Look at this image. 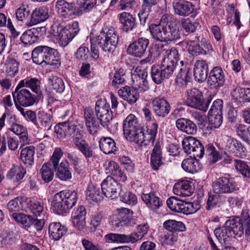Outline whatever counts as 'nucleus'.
I'll return each instance as SVG.
<instances>
[{"label": "nucleus", "mask_w": 250, "mask_h": 250, "mask_svg": "<svg viewBox=\"0 0 250 250\" xmlns=\"http://www.w3.org/2000/svg\"><path fill=\"white\" fill-rule=\"evenodd\" d=\"M78 198L77 192L75 190L61 191L54 195L51 208L57 214L65 215L75 206Z\"/></svg>", "instance_id": "nucleus-1"}, {"label": "nucleus", "mask_w": 250, "mask_h": 250, "mask_svg": "<svg viewBox=\"0 0 250 250\" xmlns=\"http://www.w3.org/2000/svg\"><path fill=\"white\" fill-rule=\"evenodd\" d=\"M123 127L124 136L127 141L139 146L141 145L143 141V127L135 115H128L124 121Z\"/></svg>", "instance_id": "nucleus-2"}, {"label": "nucleus", "mask_w": 250, "mask_h": 250, "mask_svg": "<svg viewBox=\"0 0 250 250\" xmlns=\"http://www.w3.org/2000/svg\"><path fill=\"white\" fill-rule=\"evenodd\" d=\"M149 227L147 224L137 226V232H133L129 235L120 233H110L104 238L105 243H135L141 240L147 233Z\"/></svg>", "instance_id": "nucleus-3"}, {"label": "nucleus", "mask_w": 250, "mask_h": 250, "mask_svg": "<svg viewBox=\"0 0 250 250\" xmlns=\"http://www.w3.org/2000/svg\"><path fill=\"white\" fill-rule=\"evenodd\" d=\"M58 51L55 48L50 46L39 45L32 50V59L37 64L55 65L59 63L57 58Z\"/></svg>", "instance_id": "nucleus-4"}, {"label": "nucleus", "mask_w": 250, "mask_h": 250, "mask_svg": "<svg viewBox=\"0 0 250 250\" xmlns=\"http://www.w3.org/2000/svg\"><path fill=\"white\" fill-rule=\"evenodd\" d=\"M94 42L105 52H113L116 48L118 37L114 29H109L107 32L101 31L94 38Z\"/></svg>", "instance_id": "nucleus-5"}, {"label": "nucleus", "mask_w": 250, "mask_h": 250, "mask_svg": "<svg viewBox=\"0 0 250 250\" xmlns=\"http://www.w3.org/2000/svg\"><path fill=\"white\" fill-rule=\"evenodd\" d=\"M211 98H204L202 91L194 88L187 91V104L191 107L206 111L211 102Z\"/></svg>", "instance_id": "nucleus-6"}, {"label": "nucleus", "mask_w": 250, "mask_h": 250, "mask_svg": "<svg viewBox=\"0 0 250 250\" xmlns=\"http://www.w3.org/2000/svg\"><path fill=\"white\" fill-rule=\"evenodd\" d=\"M212 188L217 194L231 193L238 189L237 183L229 175L216 178L212 183Z\"/></svg>", "instance_id": "nucleus-7"}, {"label": "nucleus", "mask_w": 250, "mask_h": 250, "mask_svg": "<svg viewBox=\"0 0 250 250\" xmlns=\"http://www.w3.org/2000/svg\"><path fill=\"white\" fill-rule=\"evenodd\" d=\"M167 204L172 211L186 214L194 213L200 208L197 203L184 202L174 197L169 198Z\"/></svg>", "instance_id": "nucleus-8"}, {"label": "nucleus", "mask_w": 250, "mask_h": 250, "mask_svg": "<svg viewBox=\"0 0 250 250\" xmlns=\"http://www.w3.org/2000/svg\"><path fill=\"white\" fill-rule=\"evenodd\" d=\"M118 214L113 216L112 225L116 228L131 227L137 223L136 218L133 217L132 210L125 208L117 209Z\"/></svg>", "instance_id": "nucleus-9"}, {"label": "nucleus", "mask_w": 250, "mask_h": 250, "mask_svg": "<svg viewBox=\"0 0 250 250\" xmlns=\"http://www.w3.org/2000/svg\"><path fill=\"white\" fill-rule=\"evenodd\" d=\"M17 85L14 91L12 92L13 100L17 107L21 106L28 107L33 105L36 103L37 98L27 89L22 88Z\"/></svg>", "instance_id": "nucleus-10"}, {"label": "nucleus", "mask_w": 250, "mask_h": 250, "mask_svg": "<svg viewBox=\"0 0 250 250\" xmlns=\"http://www.w3.org/2000/svg\"><path fill=\"white\" fill-rule=\"evenodd\" d=\"M79 31V23L77 21H74L67 27L61 29L59 33L55 35L57 37L60 46L63 47L66 46Z\"/></svg>", "instance_id": "nucleus-11"}, {"label": "nucleus", "mask_w": 250, "mask_h": 250, "mask_svg": "<svg viewBox=\"0 0 250 250\" xmlns=\"http://www.w3.org/2000/svg\"><path fill=\"white\" fill-rule=\"evenodd\" d=\"M182 146L186 153L192 154L194 157L202 158L204 155V146L201 142L194 137H185L182 141Z\"/></svg>", "instance_id": "nucleus-12"}, {"label": "nucleus", "mask_w": 250, "mask_h": 250, "mask_svg": "<svg viewBox=\"0 0 250 250\" xmlns=\"http://www.w3.org/2000/svg\"><path fill=\"white\" fill-rule=\"evenodd\" d=\"M95 112L100 124L104 127L107 126L112 119V112L110 105L105 100H98L96 103Z\"/></svg>", "instance_id": "nucleus-13"}, {"label": "nucleus", "mask_w": 250, "mask_h": 250, "mask_svg": "<svg viewBox=\"0 0 250 250\" xmlns=\"http://www.w3.org/2000/svg\"><path fill=\"white\" fill-rule=\"evenodd\" d=\"M72 142L81 152L86 159L93 157L94 151L91 146L84 138L83 131H78L76 134L72 135Z\"/></svg>", "instance_id": "nucleus-14"}, {"label": "nucleus", "mask_w": 250, "mask_h": 250, "mask_svg": "<svg viewBox=\"0 0 250 250\" xmlns=\"http://www.w3.org/2000/svg\"><path fill=\"white\" fill-rule=\"evenodd\" d=\"M223 141L226 151L241 158L246 156V148L240 142L229 136H225Z\"/></svg>", "instance_id": "nucleus-15"}, {"label": "nucleus", "mask_w": 250, "mask_h": 250, "mask_svg": "<svg viewBox=\"0 0 250 250\" xmlns=\"http://www.w3.org/2000/svg\"><path fill=\"white\" fill-rule=\"evenodd\" d=\"M102 194L111 199L119 196L120 185L111 176H108L101 183Z\"/></svg>", "instance_id": "nucleus-16"}, {"label": "nucleus", "mask_w": 250, "mask_h": 250, "mask_svg": "<svg viewBox=\"0 0 250 250\" xmlns=\"http://www.w3.org/2000/svg\"><path fill=\"white\" fill-rule=\"evenodd\" d=\"M225 83L224 71L220 66L214 67L209 72L207 83L210 89H218Z\"/></svg>", "instance_id": "nucleus-17"}, {"label": "nucleus", "mask_w": 250, "mask_h": 250, "mask_svg": "<svg viewBox=\"0 0 250 250\" xmlns=\"http://www.w3.org/2000/svg\"><path fill=\"white\" fill-rule=\"evenodd\" d=\"M55 8L59 16L64 19H70L75 15H78L74 2L59 0L56 2Z\"/></svg>", "instance_id": "nucleus-18"}, {"label": "nucleus", "mask_w": 250, "mask_h": 250, "mask_svg": "<svg viewBox=\"0 0 250 250\" xmlns=\"http://www.w3.org/2000/svg\"><path fill=\"white\" fill-rule=\"evenodd\" d=\"M149 44L148 39L143 37L140 38L129 44L127 52L132 56L141 58L146 52Z\"/></svg>", "instance_id": "nucleus-19"}, {"label": "nucleus", "mask_w": 250, "mask_h": 250, "mask_svg": "<svg viewBox=\"0 0 250 250\" xmlns=\"http://www.w3.org/2000/svg\"><path fill=\"white\" fill-rule=\"evenodd\" d=\"M78 131L82 130L77 125L66 121L57 124L54 127V132L59 139H64L67 136L72 134L75 135Z\"/></svg>", "instance_id": "nucleus-20"}, {"label": "nucleus", "mask_w": 250, "mask_h": 250, "mask_svg": "<svg viewBox=\"0 0 250 250\" xmlns=\"http://www.w3.org/2000/svg\"><path fill=\"white\" fill-rule=\"evenodd\" d=\"M152 104L154 112L159 117H165L171 109L169 104L164 98H154L152 101Z\"/></svg>", "instance_id": "nucleus-21"}, {"label": "nucleus", "mask_w": 250, "mask_h": 250, "mask_svg": "<svg viewBox=\"0 0 250 250\" xmlns=\"http://www.w3.org/2000/svg\"><path fill=\"white\" fill-rule=\"evenodd\" d=\"M162 149L160 142H156L150 154V165L153 170H158L164 165Z\"/></svg>", "instance_id": "nucleus-22"}, {"label": "nucleus", "mask_w": 250, "mask_h": 250, "mask_svg": "<svg viewBox=\"0 0 250 250\" xmlns=\"http://www.w3.org/2000/svg\"><path fill=\"white\" fill-rule=\"evenodd\" d=\"M167 18V15H164L161 18L160 23H152L149 27L152 37L160 42H166L165 24H162V22H165Z\"/></svg>", "instance_id": "nucleus-23"}, {"label": "nucleus", "mask_w": 250, "mask_h": 250, "mask_svg": "<svg viewBox=\"0 0 250 250\" xmlns=\"http://www.w3.org/2000/svg\"><path fill=\"white\" fill-rule=\"evenodd\" d=\"M158 51L160 55L163 56L162 61L172 62L174 64H178L179 59V54L177 49L175 47L170 48L167 45L161 44L158 46Z\"/></svg>", "instance_id": "nucleus-24"}, {"label": "nucleus", "mask_w": 250, "mask_h": 250, "mask_svg": "<svg viewBox=\"0 0 250 250\" xmlns=\"http://www.w3.org/2000/svg\"><path fill=\"white\" fill-rule=\"evenodd\" d=\"M146 132H143V141L139 146H146L149 143L154 144L157 133L158 124L156 122L150 121L146 122Z\"/></svg>", "instance_id": "nucleus-25"}, {"label": "nucleus", "mask_w": 250, "mask_h": 250, "mask_svg": "<svg viewBox=\"0 0 250 250\" xmlns=\"http://www.w3.org/2000/svg\"><path fill=\"white\" fill-rule=\"evenodd\" d=\"M49 18L48 9L45 6L36 8L32 12L31 19L27 24L31 26L45 21Z\"/></svg>", "instance_id": "nucleus-26"}, {"label": "nucleus", "mask_w": 250, "mask_h": 250, "mask_svg": "<svg viewBox=\"0 0 250 250\" xmlns=\"http://www.w3.org/2000/svg\"><path fill=\"white\" fill-rule=\"evenodd\" d=\"M191 183L187 180H181L175 183L173 188V193L180 196H189L193 193Z\"/></svg>", "instance_id": "nucleus-27"}, {"label": "nucleus", "mask_w": 250, "mask_h": 250, "mask_svg": "<svg viewBox=\"0 0 250 250\" xmlns=\"http://www.w3.org/2000/svg\"><path fill=\"white\" fill-rule=\"evenodd\" d=\"M208 70V64L205 61H197L194 64L193 69L195 80L199 83L204 82L207 78Z\"/></svg>", "instance_id": "nucleus-28"}, {"label": "nucleus", "mask_w": 250, "mask_h": 250, "mask_svg": "<svg viewBox=\"0 0 250 250\" xmlns=\"http://www.w3.org/2000/svg\"><path fill=\"white\" fill-rule=\"evenodd\" d=\"M86 211L84 207L81 206L74 211L72 220L73 226L77 229L82 230L86 225Z\"/></svg>", "instance_id": "nucleus-29"}, {"label": "nucleus", "mask_w": 250, "mask_h": 250, "mask_svg": "<svg viewBox=\"0 0 250 250\" xmlns=\"http://www.w3.org/2000/svg\"><path fill=\"white\" fill-rule=\"evenodd\" d=\"M9 122L10 125L9 130L18 135L21 142L27 143L28 139L27 129L17 123L15 117H11Z\"/></svg>", "instance_id": "nucleus-30"}, {"label": "nucleus", "mask_w": 250, "mask_h": 250, "mask_svg": "<svg viewBox=\"0 0 250 250\" xmlns=\"http://www.w3.org/2000/svg\"><path fill=\"white\" fill-rule=\"evenodd\" d=\"M173 7L176 14L180 16L186 17L193 12L194 6L191 2L183 0L174 2Z\"/></svg>", "instance_id": "nucleus-31"}, {"label": "nucleus", "mask_w": 250, "mask_h": 250, "mask_svg": "<svg viewBox=\"0 0 250 250\" xmlns=\"http://www.w3.org/2000/svg\"><path fill=\"white\" fill-rule=\"evenodd\" d=\"M84 118L89 133L92 135H96L97 134L99 125L95 120L93 111L89 108L85 109Z\"/></svg>", "instance_id": "nucleus-32"}, {"label": "nucleus", "mask_w": 250, "mask_h": 250, "mask_svg": "<svg viewBox=\"0 0 250 250\" xmlns=\"http://www.w3.org/2000/svg\"><path fill=\"white\" fill-rule=\"evenodd\" d=\"M141 198L146 206L151 210H156L162 205V201L154 191L148 193H143Z\"/></svg>", "instance_id": "nucleus-33"}, {"label": "nucleus", "mask_w": 250, "mask_h": 250, "mask_svg": "<svg viewBox=\"0 0 250 250\" xmlns=\"http://www.w3.org/2000/svg\"><path fill=\"white\" fill-rule=\"evenodd\" d=\"M67 231V228L59 222L51 223L48 227L49 237L55 241L60 240Z\"/></svg>", "instance_id": "nucleus-34"}, {"label": "nucleus", "mask_w": 250, "mask_h": 250, "mask_svg": "<svg viewBox=\"0 0 250 250\" xmlns=\"http://www.w3.org/2000/svg\"><path fill=\"white\" fill-rule=\"evenodd\" d=\"M177 128L188 134L194 135L196 133L197 127L191 120L186 118H180L176 121Z\"/></svg>", "instance_id": "nucleus-35"}, {"label": "nucleus", "mask_w": 250, "mask_h": 250, "mask_svg": "<svg viewBox=\"0 0 250 250\" xmlns=\"http://www.w3.org/2000/svg\"><path fill=\"white\" fill-rule=\"evenodd\" d=\"M214 233L220 243L224 245L228 244L232 236V232L229 226H227L226 222L223 226L215 229Z\"/></svg>", "instance_id": "nucleus-36"}, {"label": "nucleus", "mask_w": 250, "mask_h": 250, "mask_svg": "<svg viewBox=\"0 0 250 250\" xmlns=\"http://www.w3.org/2000/svg\"><path fill=\"white\" fill-rule=\"evenodd\" d=\"M119 96L129 104L135 103L138 99L137 91L129 86H124L118 91Z\"/></svg>", "instance_id": "nucleus-37"}, {"label": "nucleus", "mask_w": 250, "mask_h": 250, "mask_svg": "<svg viewBox=\"0 0 250 250\" xmlns=\"http://www.w3.org/2000/svg\"><path fill=\"white\" fill-rule=\"evenodd\" d=\"M99 143L100 149L105 154H115L118 149L115 141L111 137H102Z\"/></svg>", "instance_id": "nucleus-38"}, {"label": "nucleus", "mask_w": 250, "mask_h": 250, "mask_svg": "<svg viewBox=\"0 0 250 250\" xmlns=\"http://www.w3.org/2000/svg\"><path fill=\"white\" fill-rule=\"evenodd\" d=\"M119 20L123 30L125 32L132 30L135 25V20L129 13L123 12L120 13Z\"/></svg>", "instance_id": "nucleus-39"}, {"label": "nucleus", "mask_w": 250, "mask_h": 250, "mask_svg": "<svg viewBox=\"0 0 250 250\" xmlns=\"http://www.w3.org/2000/svg\"><path fill=\"white\" fill-rule=\"evenodd\" d=\"M56 172V176L60 180L66 181L72 178V173L68 163L62 161L56 168H54Z\"/></svg>", "instance_id": "nucleus-40"}, {"label": "nucleus", "mask_w": 250, "mask_h": 250, "mask_svg": "<svg viewBox=\"0 0 250 250\" xmlns=\"http://www.w3.org/2000/svg\"><path fill=\"white\" fill-rule=\"evenodd\" d=\"M181 166L184 171L192 174L198 172L202 168V165L194 157L183 160Z\"/></svg>", "instance_id": "nucleus-41"}, {"label": "nucleus", "mask_w": 250, "mask_h": 250, "mask_svg": "<svg viewBox=\"0 0 250 250\" xmlns=\"http://www.w3.org/2000/svg\"><path fill=\"white\" fill-rule=\"evenodd\" d=\"M39 31L45 32L46 28L45 27H40L26 31L21 37L20 40L21 42L26 45L34 43L36 41L37 37L35 34Z\"/></svg>", "instance_id": "nucleus-42"}, {"label": "nucleus", "mask_w": 250, "mask_h": 250, "mask_svg": "<svg viewBox=\"0 0 250 250\" xmlns=\"http://www.w3.org/2000/svg\"><path fill=\"white\" fill-rule=\"evenodd\" d=\"M166 42H173L180 39V32L178 27L174 23L165 24Z\"/></svg>", "instance_id": "nucleus-43"}, {"label": "nucleus", "mask_w": 250, "mask_h": 250, "mask_svg": "<svg viewBox=\"0 0 250 250\" xmlns=\"http://www.w3.org/2000/svg\"><path fill=\"white\" fill-rule=\"evenodd\" d=\"M35 147L30 146L23 148L21 152V161L27 167L32 166L34 162Z\"/></svg>", "instance_id": "nucleus-44"}, {"label": "nucleus", "mask_w": 250, "mask_h": 250, "mask_svg": "<svg viewBox=\"0 0 250 250\" xmlns=\"http://www.w3.org/2000/svg\"><path fill=\"white\" fill-rule=\"evenodd\" d=\"M227 226H229V229L234 235L240 237L243 235V224H241V220L239 216H234L226 221Z\"/></svg>", "instance_id": "nucleus-45"}, {"label": "nucleus", "mask_w": 250, "mask_h": 250, "mask_svg": "<svg viewBox=\"0 0 250 250\" xmlns=\"http://www.w3.org/2000/svg\"><path fill=\"white\" fill-rule=\"evenodd\" d=\"M107 173L114 176L119 182H124L126 180V176L124 171L119 167L118 164L114 161H110L106 168Z\"/></svg>", "instance_id": "nucleus-46"}, {"label": "nucleus", "mask_w": 250, "mask_h": 250, "mask_svg": "<svg viewBox=\"0 0 250 250\" xmlns=\"http://www.w3.org/2000/svg\"><path fill=\"white\" fill-rule=\"evenodd\" d=\"M163 227L169 232L176 233L185 231L186 229V226L183 222L172 219L165 221L163 223Z\"/></svg>", "instance_id": "nucleus-47"}, {"label": "nucleus", "mask_w": 250, "mask_h": 250, "mask_svg": "<svg viewBox=\"0 0 250 250\" xmlns=\"http://www.w3.org/2000/svg\"><path fill=\"white\" fill-rule=\"evenodd\" d=\"M25 173L22 167H14L8 171L6 178L13 183H18L23 178Z\"/></svg>", "instance_id": "nucleus-48"}, {"label": "nucleus", "mask_w": 250, "mask_h": 250, "mask_svg": "<svg viewBox=\"0 0 250 250\" xmlns=\"http://www.w3.org/2000/svg\"><path fill=\"white\" fill-rule=\"evenodd\" d=\"M180 44L185 46L189 53L192 55L205 54L206 53V51L194 41L186 40L181 42Z\"/></svg>", "instance_id": "nucleus-49"}, {"label": "nucleus", "mask_w": 250, "mask_h": 250, "mask_svg": "<svg viewBox=\"0 0 250 250\" xmlns=\"http://www.w3.org/2000/svg\"><path fill=\"white\" fill-rule=\"evenodd\" d=\"M12 218L21 226L28 229L32 226L33 217L21 212H14L12 214Z\"/></svg>", "instance_id": "nucleus-50"}, {"label": "nucleus", "mask_w": 250, "mask_h": 250, "mask_svg": "<svg viewBox=\"0 0 250 250\" xmlns=\"http://www.w3.org/2000/svg\"><path fill=\"white\" fill-rule=\"evenodd\" d=\"M111 80V85L115 88H118L125 84L126 83L125 71L123 68L116 70Z\"/></svg>", "instance_id": "nucleus-51"}, {"label": "nucleus", "mask_w": 250, "mask_h": 250, "mask_svg": "<svg viewBox=\"0 0 250 250\" xmlns=\"http://www.w3.org/2000/svg\"><path fill=\"white\" fill-rule=\"evenodd\" d=\"M53 168V166L50 162L44 163L42 166L40 173L42 180L45 183H48L53 180L54 175Z\"/></svg>", "instance_id": "nucleus-52"}, {"label": "nucleus", "mask_w": 250, "mask_h": 250, "mask_svg": "<svg viewBox=\"0 0 250 250\" xmlns=\"http://www.w3.org/2000/svg\"><path fill=\"white\" fill-rule=\"evenodd\" d=\"M37 116L41 128L47 130L50 129L53 123L51 115L43 111H39Z\"/></svg>", "instance_id": "nucleus-53"}, {"label": "nucleus", "mask_w": 250, "mask_h": 250, "mask_svg": "<svg viewBox=\"0 0 250 250\" xmlns=\"http://www.w3.org/2000/svg\"><path fill=\"white\" fill-rule=\"evenodd\" d=\"M19 87H27L37 93L40 88V82L37 78H26L21 81L18 84Z\"/></svg>", "instance_id": "nucleus-54"}, {"label": "nucleus", "mask_w": 250, "mask_h": 250, "mask_svg": "<svg viewBox=\"0 0 250 250\" xmlns=\"http://www.w3.org/2000/svg\"><path fill=\"white\" fill-rule=\"evenodd\" d=\"M67 158L77 173L79 174H83L85 167L81 165V159L75 153H68Z\"/></svg>", "instance_id": "nucleus-55"}, {"label": "nucleus", "mask_w": 250, "mask_h": 250, "mask_svg": "<svg viewBox=\"0 0 250 250\" xmlns=\"http://www.w3.org/2000/svg\"><path fill=\"white\" fill-rule=\"evenodd\" d=\"M6 73L7 76L14 77L19 72V63L13 58H8L6 61Z\"/></svg>", "instance_id": "nucleus-56"}, {"label": "nucleus", "mask_w": 250, "mask_h": 250, "mask_svg": "<svg viewBox=\"0 0 250 250\" xmlns=\"http://www.w3.org/2000/svg\"><path fill=\"white\" fill-rule=\"evenodd\" d=\"M48 83L57 92L62 93L65 89L63 80L57 76L52 75L49 77Z\"/></svg>", "instance_id": "nucleus-57"}, {"label": "nucleus", "mask_w": 250, "mask_h": 250, "mask_svg": "<svg viewBox=\"0 0 250 250\" xmlns=\"http://www.w3.org/2000/svg\"><path fill=\"white\" fill-rule=\"evenodd\" d=\"M164 73L166 79L169 78L173 74L174 72L177 69L178 70L180 66L178 64H174L172 62L162 61L160 66H159Z\"/></svg>", "instance_id": "nucleus-58"}, {"label": "nucleus", "mask_w": 250, "mask_h": 250, "mask_svg": "<svg viewBox=\"0 0 250 250\" xmlns=\"http://www.w3.org/2000/svg\"><path fill=\"white\" fill-rule=\"evenodd\" d=\"M101 193L99 188L93 185H89L86 190V199L90 202H98L101 198Z\"/></svg>", "instance_id": "nucleus-59"}, {"label": "nucleus", "mask_w": 250, "mask_h": 250, "mask_svg": "<svg viewBox=\"0 0 250 250\" xmlns=\"http://www.w3.org/2000/svg\"><path fill=\"white\" fill-rule=\"evenodd\" d=\"M119 196L122 202L129 205L134 206L137 203L136 196L129 191H121Z\"/></svg>", "instance_id": "nucleus-60"}, {"label": "nucleus", "mask_w": 250, "mask_h": 250, "mask_svg": "<svg viewBox=\"0 0 250 250\" xmlns=\"http://www.w3.org/2000/svg\"><path fill=\"white\" fill-rule=\"evenodd\" d=\"M234 167L237 171L239 172L244 177L250 178V168L247 163L237 159L234 160Z\"/></svg>", "instance_id": "nucleus-61"}, {"label": "nucleus", "mask_w": 250, "mask_h": 250, "mask_svg": "<svg viewBox=\"0 0 250 250\" xmlns=\"http://www.w3.org/2000/svg\"><path fill=\"white\" fill-rule=\"evenodd\" d=\"M97 0H82L79 3L78 15L91 11L96 6Z\"/></svg>", "instance_id": "nucleus-62"}, {"label": "nucleus", "mask_w": 250, "mask_h": 250, "mask_svg": "<svg viewBox=\"0 0 250 250\" xmlns=\"http://www.w3.org/2000/svg\"><path fill=\"white\" fill-rule=\"evenodd\" d=\"M151 76L152 81L157 84H160L166 79L164 73L159 65H153L151 69Z\"/></svg>", "instance_id": "nucleus-63"}, {"label": "nucleus", "mask_w": 250, "mask_h": 250, "mask_svg": "<svg viewBox=\"0 0 250 250\" xmlns=\"http://www.w3.org/2000/svg\"><path fill=\"white\" fill-rule=\"evenodd\" d=\"M177 74V80L183 83L187 84L191 80L192 73L190 70L185 68H179Z\"/></svg>", "instance_id": "nucleus-64"}]
</instances>
